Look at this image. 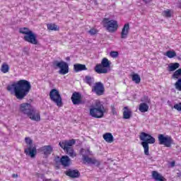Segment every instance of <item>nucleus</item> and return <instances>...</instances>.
Returning a JSON list of instances; mask_svg holds the SVG:
<instances>
[{
  "mask_svg": "<svg viewBox=\"0 0 181 181\" xmlns=\"http://www.w3.org/2000/svg\"><path fill=\"white\" fill-rule=\"evenodd\" d=\"M31 88L30 82L23 79L7 86L8 91L13 90L14 95L17 100H23L29 94Z\"/></svg>",
  "mask_w": 181,
  "mask_h": 181,
  "instance_id": "nucleus-1",
  "label": "nucleus"
},
{
  "mask_svg": "<svg viewBox=\"0 0 181 181\" xmlns=\"http://www.w3.org/2000/svg\"><path fill=\"white\" fill-rule=\"evenodd\" d=\"M20 111L24 114V115H27L31 121H36V122L40 121V112L35 110L30 103L21 104Z\"/></svg>",
  "mask_w": 181,
  "mask_h": 181,
  "instance_id": "nucleus-2",
  "label": "nucleus"
},
{
  "mask_svg": "<svg viewBox=\"0 0 181 181\" xmlns=\"http://www.w3.org/2000/svg\"><path fill=\"white\" fill-rule=\"evenodd\" d=\"M139 139L140 141H142L141 146H143L144 149V155L146 156H148V159L150 160H152V159H153V157L149 155V144H155L156 140L151 134L145 132H141L140 134Z\"/></svg>",
  "mask_w": 181,
  "mask_h": 181,
  "instance_id": "nucleus-3",
  "label": "nucleus"
},
{
  "mask_svg": "<svg viewBox=\"0 0 181 181\" xmlns=\"http://www.w3.org/2000/svg\"><path fill=\"white\" fill-rule=\"evenodd\" d=\"M107 112V109L100 100H96L95 105L89 109V115L93 118H104V114Z\"/></svg>",
  "mask_w": 181,
  "mask_h": 181,
  "instance_id": "nucleus-4",
  "label": "nucleus"
},
{
  "mask_svg": "<svg viewBox=\"0 0 181 181\" xmlns=\"http://www.w3.org/2000/svg\"><path fill=\"white\" fill-rule=\"evenodd\" d=\"M19 33L24 35L23 40L30 45H39V40H37V35L33 33L30 29L24 27L19 28Z\"/></svg>",
  "mask_w": 181,
  "mask_h": 181,
  "instance_id": "nucleus-5",
  "label": "nucleus"
},
{
  "mask_svg": "<svg viewBox=\"0 0 181 181\" xmlns=\"http://www.w3.org/2000/svg\"><path fill=\"white\" fill-rule=\"evenodd\" d=\"M76 144L75 139L71 140H63L59 143V145L62 149L64 150L70 158H76L77 156V153H75L74 148H73V145Z\"/></svg>",
  "mask_w": 181,
  "mask_h": 181,
  "instance_id": "nucleus-6",
  "label": "nucleus"
},
{
  "mask_svg": "<svg viewBox=\"0 0 181 181\" xmlns=\"http://www.w3.org/2000/svg\"><path fill=\"white\" fill-rule=\"evenodd\" d=\"M111 61L107 58H103L100 64H97L94 67L95 73L98 74H107L110 70Z\"/></svg>",
  "mask_w": 181,
  "mask_h": 181,
  "instance_id": "nucleus-7",
  "label": "nucleus"
},
{
  "mask_svg": "<svg viewBox=\"0 0 181 181\" xmlns=\"http://www.w3.org/2000/svg\"><path fill=\"white\" fill-rule=\"evenodd\" d=\"M103 28H105L110 33H114L118 30V22L115 20H110L108 18H104L102 21Z\"/></svg>",
  "mask_w": 181,
  "mask_h": 181,
  "instance_id": "nucleus-8",
  "label": "nucleus"
},
{
  "mask_svg": "<svg viewBox=\"0 0 181 181\" xmlns=\"http://www.w3.org/2000/svg\"><path fill=\"white\" fill-rule=\"evenodd\" d=\"M49 98L57 107H63V99L57 89H52L49 92Z\"/></svg>",
  "mask_w": 181,
  "mask_h": 181,
  "instance_id": "nucleus-9",
  "label": "nucleus"
},
{
  "mask_svg": "<svg viewBox=\"0 0 181 181\" xmlns=\"http://www.w3.org/2000/svg\"><path fill=\"white\" fill-rule=\"evenodd\" d=\"M52 67H54V69H59V73L62 76H64L69 73V64L64 61H53Z\"/></svg>",
  "mask_w": 181,
  "mask_h": 181,
  "instance_id": "nucleus-10",
  "label": "nucleus"
},
{
  "mask_svg": "<svg viewBox=\"0 0 181 181\" xmlns=\"http://www.w3.org/2000/svg\"><path fill=\"white\" fill-rule=\"evenodd\" d=\"M158 139L159 145H164L166 148H170L173 145V139L170 136L158 134Z\"/></svg>",
  "mask_w": 181,
  "mask_h": 181,
  "instance_id": "nucleus-11",
  "label": "nucleus"
},
{
  "mask_svg": "<svg viewBox=\"0 0 181 181\" xmlns=\"http://www.w3.org/2000/svg\"><path fill=\"white\" fill-rule=\"evenodd\" d=\"M91 91L96 94V95H103L105 91V88H104V84L101 82H96L92 86Z\"/></svg>",
  "mask_w": 181,
  "mask_h": 181,
  "instance_id": "nucleus-12",
  "label": "nucleus"
},
{
  "mask_svg": "<svg viewBox=\"0 0 181 181\" xmlns=\"http://www.w3.org/2000/svg\"><path fill=\"white\" fill-rule=\"evenodd\" d=\"M85 151L86 150L84 148H81L80 150V153L83 156V163H91L92 165H96V166H100V165H101V163H100V161L98 160L97 159L91 158L88 156L83 154V152H85Z\"/></svg>",
  "mask_w": 181,
  "mask_h": 181,
  "instance_id": "nucleus-13",
  "label": "nucleus"
},
{
  "mask_svg": "<svg viewBox=\"0 0 181 181\" xmlns=\"http://www.w3.org/2000/svg\"><path fill=\"white\" fill-rule=\"evenodd\" d=\"M71 100L74 105H80V104H84V101H83V96L81 95V93L78 92H74L71 97Z\"/></svg>",
  "mask_w": 181,
  "mask_h": 181,
  "instance_id": "nucleus-14",
  "label": "nucleus"
},
{
  "mask_svg": "<svg viewBox=\"0 0 181 181\" xmlns=\"http://www.w3.org/2000/svg\"><path fill=\"white\" fill-rule=\"evenodd\" d=\"M39 151L43 153L45 158H49V155H52V152H53V147L50 145L44 146L40 147Z\"/></svg>",
  "mask_w": 181,
  "mask_h": 181,
  "instance_id": "nucleus-15",
  "label": "nucleus"
},
{
  "mask_svg": "<svg viewBox=\"0 0 181 181\" xmlns=\"http://www.w3.org/2000/svg\"><path fill=\"white\" fill-rule=\"evenodd\" d=\"M24 152L26 155H29L30 158H35L37 153L36 150V146H29L27 148L24 150Z\"/></svg>",
  "mask_w": 181,
  "mask_h": 181,
  "instance_id": "nucleus-16",
  "label": "nucleus"
},
{
  "mask_svg": "<svg viewBox=\"0 0 181 181\" xmlns=\"http://www.w3.org/2000/svg\"><path fill=\"white\" fill-rule=\"evenodd\" d=\"M66 176L71 177L72 179H76L80 177V171L78 170H68L65 172Z\"/></svg>",
  "mask_w": 181,
  "mask_h": 181,
  "instance_id": "nucleus-17",
  "label": "nucleus"
},
{
  "mask_svg": "<svg viewBox=\"0 0 181 181\" xmlns=\"http://www.w3.org/2000/svg\"><path fill=\"white\" fill-rule=\"evenodd\" d=\"M121 39H127L129 35V23H125L122 29Z\"/></svg>",
  "mask_w": 181,
  "mask_h": 181,
  "instance_id": "nucleus-18",
  "label": "nucleus"
},
{
  "mask_svg": "<svg viewBox=\"0 0 181 181\" xmlns=\"http://www.w3.org/2000/svg\"><path fill=\"white\" fill-rule=\"evenodd\" d=\"M151 176L153 179H154V180L156 181H168V180L165 178V177H163V175H162V174L159 173L158 171H152Z\"/></svg>",
  "mask_w": 181,
  "mask_h": 181,
  "instance_id": "nucleus-19",
  "label": "nucleus"
},
{
  "mask_svg": "<svg viewBox=\"0 0 181 181\" xmlns=\"http://www.w3.org/2000/svg\"><path fill=\"white\" fill-rule=\"evenodd\" d=\"M71 163V160L68 156H63L61 157V165L64 168H69Z\"/></svg>",
  "mask_w": 181,
  "mask_h": 181,
  "instance_id": "nucleus-20",
  "label": "nucleus"
},
{
  "mask_svg": "<svg viewBox=\"0 0 181 181\" xmlns=\"http://www.w3.org/2000/svg\"><path fill=\"white\" fill-rule=\"evenodd\" d=\"M132 117V110L128 107V106H125L123 108V118L124 119H129Z\"/></svg>",
  "mask_w": 181,
  "mask_h": 181,
  "instance_id": "nucleus-21",
  "label": "nucleus"
},
{
  "mask_svg": "<svg viewBox=\"0 0 181 181\" xmlns=\"http://www.w3.org/2000/svg\"><path fill=\"white\" fill-rule=\"evenodd\" d=\"M74 70L76 71V73H78V71H83L87 70V67L85 64H75L74 65Z\"/></svg>",
  "mask_w": 181,
  "mask_h": 181,
  "instance_id": "nucleus-22",
  "label": "nucleus"
},
{
  "mask_svg": "<svg viewBox=\"0 0 181 181\" xmlns=\"http://www.w3.org/2000/svg\"><path fill=\"white\" fill-rule=\"evenodd\" d=\"M103 136V139L105 142H107V144H112V142H114V136H112V134L105 133Z\"/></svg>",
  "mask_w": 181,
  "mask_h": 181,
  "instance_id": "nucleus-23",
  "label": "nucleus"
},
{
  "mask_svg": "<svg viewBox=\"0 0 181 181\" xmlns=\"http://www.w3.org/2000/svg\"><path fill=\"white\" fill-rule=\"evenodd\" d=\"M139 110L140 112H148L149 111V105L145 103H141L139 105Z\"/></svg>",
  "mask_w": 181,
  "mask_h": 181,
  "instance_id": "nucleus-24",
  "label": "nucleus"
},
{
  "mask_svg": "<svg viewBox=\"0 0 181 181\" xmlns=\"http://www.w3.org/2000/svg\"><path fill=\"white\" fill-rule=\"evenodd\" d=\"M180 67V64L177 62L171 63L168 66V71H175V70H177Z\"/></svg>",
  "mask_w": 181,
  "mask_h": 181,
  "instance_id": "nucleus-25",
  "label": "nucleus"
},
{
  "mask_svg": "<svg viewBox=\"0 0 181 181\" xmlns=\"http://www.w3.org/2000/svg\"><path fill=\"white\" fill-rule=\"evenodd\" d=\"M132 80L134 81L136 84H139L141 83V76L138 74L134 73L131 75Z\"/></svg>",
  "mask_w": 181,
  "mask_h": 181,
  "instance_id": "nucleus-26",
  "label": "nucleus"
},
{
  "mask_svg": "<svg viewBox=\"0 0 181 181\" xmlns=\"http://www.w3.org/2000/svg\"><path fill=\"white\" fill-rule=\"evenodd\" d=\"M47 28L48 30H54V31L60 30V27H59L55 23L47 24Z\"/></svg>",
  "mask_w": 181,
  "mask_h": 181,
  "instance_id": "nucleus-27",
  "label": "nucleus"
},
{
  "mask_svg": "<svg viewBox=\"0 0 181 181\" xmlns=\"http://www.w3.org/2000/svg\"><path fill=\"white\" fill-rule=\"evenodd\" d=\"M10 69L9 65L4 62L1 65V71H2L4 74H6V73H9Z\"/></svg>",
  "mask_w": 181,
  "mask_h": 181,
  "instance_id": "nucleus-28",
  "label": "nucleus"
},
{
  "mask_svg": "<svg viewBox=\"0 0 181 181\" xmlns=\"http://www.w3.org/2000/svg\"><path fill=\"white\" fill-rule=\"evenodd\" d=\"M181 76V69H177L172 75V78L179 80Z\"/></svg>",
  "mask_w": 181,
  "mask_h": 181,
  "instance_id": "nucleus-29",
  "label": "nucleus"
},
{
  "mask_svg": "<svg viewBox=\"0 0 181 181\" xmlns=\"http://www.w3.org/2000/svg\"><path fill=\"white\" fill-rule=\"evenodd\" d=\"M85 81L86 84H88V86H91L93 84H94V78L90 76H85Z\"/></svg>",
  "mask_w": 181,
  "mask_h": 181,
  "instance_id": "nucleus-30",
  "label": "nucleus"
},
{
  "mask_svg": "<svg viewBox=\"0 0 181 181\" xmlns=\"http://www.w3.org/2000/svg\"><path fill=\"white\" fill-rule=\"evenodd\" d=\"M162 15L165 18H172V10L170 9L165 10L163 11Z\"/></svg>",
  "mask_w": 181,
  "mask_h": 181,
  "instance_id": "nucleus-31",
  "label": "nucleus"
},
{
  "mask_svg": "<svg viewBox=\"0 0 181 181\" xmlns=\"http://www.w3.org/2000/svg\"><path fill=\"white\" fill-rule=\"evenodd\" d=\"M165 56L169 59H173V57H176V52L175 51H167L165 53Z\"/></svg>",
  "mask_w": 181,
  "mask_h": 181,
  "instance_id": "nucleus-32",
  "label": "nucleus"
},
{
  "mask_svg": "<svg viewBox=\"0 0 181 181\" xmlns=\"http://www.w3.org/2000/svg\"><path fill=\"white\" fill-rule=\"evenodd\" d=\"M61 160H62V158H60V156H57L54 157V162L57 168H59L60 166Z\"/></svg>",
  "mask_w": 181,
  "mask_h": 181,
  "instance_id": "nucleus-33",
  "label": "nucleus"
},
{
  "mask_svg": "<svg viewBox=\"0 0 181 181\" xmlns=\"http://www.w3.org/2000/svg\"><path fill=\"white\" fill-rule=\"evenodd\" d=\"M175 87L177 91H181V78H178L175 83Z\"/></svg>",
  "mask_w": 181,
  "mask_h": 181,
  "instance_id": "nucleus-34",
  "label": "nucleus"
},
{
  "mask_svg": "<svg viewBox=\"0 0 181 181\" xmlns=\"http://www.w3.org/2000/svg\"><path fill=\"white\" fill-rule=\"evenodd\" d=\"M141 103H144L145 104H151V98L145 95L141 99Z\"/></svg>",
  "mask_w": 181,
  "mask_h": 181,
  "instance_id": "nucleus-35",
  "label": "nucleus"
},
{
  "mask_svg": "<svg viewBox=\"0 0 181 181\" xmlns=\"http://www.w3.org/2000/svg\"><path fill=\"white\" fill-rule=\"evenodd\" d=\"M88 33L91 36H94V35H97V33H98V30L95 28H92L90 29Z\"/></svg>",
  "mask_w": 181,
  "mask_h": 181,
  "instance_id": "nucleus-36",
  "label": "nucleus"
},
{
  "mask_svg": "<svg viewBox=\"0 0 181 181\" xmlns=\"http://www.w3.org/2000/svg\"><path fill=\"white\" fill-rule=\"evenodd\" d=\"M25 144L28 145V146H32V144H33V140H32L30 137H25Z\"/></svg>",
  "mask_w": 181,
  "mask_h": 181,
  "instance_id": "nucleus-37",
  "label": "nucleus"
},
{
  "mask_svg": "<svg viewBox=\"0 0 181 181\" xmlns=\"http://www.w3.org/2000/svg\"><path fill=\"white\" fill-rule=\"evenodd\" d=\"M173 108L176 110L177 111L180 112L181 111V102L179 103H176L174 105Z\"/></svg>",
  "mask_w": 181,
  "mask_h": 181,
  "instance_id": "nucleus-38",
  "label": "nucleus"
},
{
  "mask_svg": "<svg viewBox=\"0 0 181 181\" xmlns=\"http://www.w3.org/2000/svg\"><path fill=\"white\" fill-rule=\"evenodd\" d=\"M118 52L117 51H112L110 53V57H112L113 59H115L118 56Z\"/></svg>",
  "mask_w": 181,
  "mask_h": 181,
  "instance_id": "nucleus-39",
  "label": "nucleus"
},
{
  "mask_svg": "<svg viewBox=\"0 0 181 181\" xmlns=\"http://www.w3.org/2000/svg\"><path fill=\"white\" fill-rule=\"evenodd\" d=\"M111 110L112 112L114 114L115 112V106H114V105H111Z\"/></svg>",
  "mask_w": 181,
  "mask_h": 181,
  "instance_id": "nucleus-40",
  "label": "nucleus"
},
{
  "mask_svg": "<svg viewBox=\"0 0 181 181\" xmlns=\"http://www.w3.org/2000/svg\"><path fill=\"white\" fill-rule=\"evenodd\" d=\"M176 164V163L175 162V161H172L171 163H170V166H171V168H175V165Z\"/></svg>",
  "mask_w": 181,
  "mask_h": 181,
  "instance_id": "nucleus-41",
  "label": "nucleus"
},
{
  "mask_svg": "<svg viewBox=\"0 0 181 181\" xmlns=\"http://www.w3.org/2000/svg\"><path fill=\"white\" fill-rule=\"evenodd\" d=\"M12 177H13V179H16V177H18V174H13V175H12Z\"/></svg>",
  "mask_w": 181,
  "mask_h": 181,
  "instance_id": "nucleus-42",
  "label": "nucleus"
},
{
  "mask_svg": "<svg viewBox=\"0 0 181 181\" xmlns=\"http://www.w3.org/2000/svg\"><path fill=\"white\" fill-rule=\"evenodd\" d=\"M146 4H150V2H152V0H144Z\"/></svg>",
  "mask_w": 181,
  "mask_h": 181,
  "instance_id": "nucleus-43",
  "label": "nucleus"
},
{
  "mask_svg": "<svg viewBox=\"0 0 181 181\" xmlns=\"http://www.w3.org/2000/svg\"><path fill=\"white\" fill-rule=\"evenodd\" d=\"M177 177H180V176H181V172H180V171H179V172L177 173Z\"/></svg>",
  "mask_w": 181,
  "mask_h": 181,
  "instance_id": "nucleus-44",
  "label": "nucleus"
},
{
  "mask_svg": "<svg viewBox=\"0 0 181 181\" xmlns=\"http://www.w3.org/2000/svg\"><path fill=\"white\" fill-rule=\"evenodd\" d=\"M66 60H68V61L70 60V57H67Z\"/></svg>",
  "mask_w": 181,
  "mask_h": 181,
  "instance_id": "nucleus-45",
  "label": "nucleus"
}]
</instances>
